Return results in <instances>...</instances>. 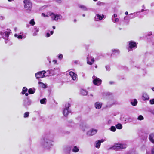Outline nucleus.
I'll use <instances>...</instances> for the list:
<instances>
[{
	"mask_svg": "<svg viewBox=\"0 0 154 154\" xmlns=\"http://www.w3.org/2000/svg\"><path fill=\"white\" fill-rule=\"evenodd\" d=\"M53 62L54 64H56L57 62V60H53Z\"/></svg>",
	"mask_w": 154,
	"mask_h": 154,
	"instance_id": "603ef678",
	"label": "nucleus"
},
{
	"mask_svg": "<svg viewBox=\"0 0 154 154\" xmlns=\"http://www.w3.org/2000/svg\"><path fill=\"white\" fill-rule=\"evenodd\" d=\"M127 146V145L126 144L116 143L110 149L118 151L126 148Z\"/></svg>",
	"mask_w": 154,
	"mask_h": 154,
	"instance_id": "f03ea898",
	"label": "nucleus"
},
{
	"mask_svg": "<svg viewBox=\"0 0 154 154\" xmlns=\"http://www.w3.org/2000/svg\"><path fill=\"white\" fill-rule=\"evenodd\" d=\"M102 4V3L101 2H98L97 3V5H101Z\"/></svg>",
	"mask_w": 154,
	"mask_h": 154,
	"instance_id": "3c124183",
	"label": "nucleus"
},
{
	"mask_svg": "<svg viewBox=\"0 0 154 154\" xmlns=\"http://www.w3.org/2000/svg\"><path fill=\"white\" fill-rule=\"evenodd\" d=\"M29 24L32 26L34 25L35 22L33 19H32L29 22Z\"/></svg>",
	"mask_w": 154,
	"mask_h": 154,
	"instance_id": "ea45409f",
	"label": "nucleus"
},
{
	"mask_svg": "<svg viewBox=\"0 0 154 154\" xmlns=\"http://www.w3.org/2000/svg\"><path fill=\"white\" fill-rule=\"evenodd\" d=\"M144 11V10L143 9H142L141 11V12H143Z\"/></svg>",
	"mask_w": 154,
	"mask_h": 154,
	"instance_id": "e2e57ef3",
	"label": "nucleus"
},
{
	"mask_svg": "<svg viewBox=\"0 0 154 154\" xmlns=\"http://www.w3.org/2000/svg\"><path fill=\"white\" fill-rule=\"evenodd\" d=\"M86 127V126L85 125L83 124H81L80 125H79V128H80L82 130H83V131H85V128Z\"/></svg>",
	"mask_w": 154,
	"mask_h": 154,
	"instance_id": "393cba45",
	"label": "nucleus"
},
{
	"mask_svg": "<svg viewBox=\"0 0 154 154\" xmlns=\"http://www.w3.org/2000/svg\"><path fill=\"white\" fill-rule=\"evenodd\" d=\"M51 15H50L52 20L57 21L59 19L60 20L62 18V16L60 14H54L51 13Z\"/></svg>",
	"mask_w": 154,
	"mask_h": 154,
	"instance_id": "39448f33",
	"label": "nucleus"
},
{
	"mask_svg": "<svg viewBox=\"0 0 154 154\" xmlns=\"http://www.w3.org/2000/svg\"><path fill=\"white\" fill-rule=\"evenodd\" d=\"M9 2H12L14 1V0H8Z\"/></svg>",
	"mask_w": 154,
	"mask_h": 154,
	"instance_id": "6e6d98bb",
	"label": "nucleus"
},
{
	"mask_svg": "<svg viewBox=\"0 0 154 154\" xmlns=\"http://www.w3.org/2000/svg\"><path fill=\"white\" fill-rule=\"evenodd\" d=\"M149 139L152 143L154 142V133L151 134L149 135Z\"/></svg>",
	"mask_w": 154,
	"mask_h": 154,
	"instance_id": "a211bd4d",
	"label": "nucleus"
},
{
	"mask_svg": "<svg viewBox=\"0 0 154 154\" xmlns=\"http://www.w3.org/2000/svg\"><path fill=\"white\" fill-rule=\"evenodd\" d=\"M81 94L83 95H86L87 94V91L85 90L82 89L81 91Z\"/></svg>",
	"mask_w": 154,
	"mask_h": 154,
	"instance_id": "bb28decb",
	"label": "nucleus"
},
{
	"mask_svg": "<svg viewBox=\"0 0 154 154\" xmlns=\"http://www.w3.org/2000/svg\"><path fill=\"white\" fill-rule=\"evenodd\" d=\"M102 103L100 102H96L94 104L95 108L97 109H100L102 107Z\"/></svg>",
	"mask_w": 154,
	"mask_h": 154,
	"instance_id": "4468645a",
	"label": "nucleus"
},
{
	"mask_svg": "<svg viewBox=\"0 0 154 154\" xmlns=\"http://www.w3.org/2000/svg\"><path fill=\"white\" fill-rule=\"evenodd\" d=\"M58 57L59 59L60 60H61V59H62L63 58V55L61 54H59L58 56Z\"/></svg>",
	"mask_w": 154,
	"mask_h": 154,
	"instance_id": "79ce46f5",
	"label": "nucleus"
},
{
	"mask_svg": "<svg viewBox=\"0 0 154 154\" xmlns=\"http://www.w3.org/2000/svg\"><path fill=\"white\" fill-rule=\"evenodd\" d=\"M14 36L15 37H17V38L19 39H22L23 38L22 35H17V34H15L14 35Z\"/></svg>",
	"mask_w": 154,
	"mask_h": 154,
	"instance_id": "4c0bfd02",
	"label": "nucleus"
},
{
	"mask_svg": "<svg viewBox=\"0 0 154 154\" xmlns=\"http://www.w3.org/2000/svg\"><path fill=\"white\" fill-rule=\"evenodd\" d=\"M137 48V45L134 42L130 41L129 42V45L128 48V51H132L133 48Z\"/></svg>",
	"mask_w": 154,
	"mask_h": 154,
	"instance_id": "6e6552de",
	"label": "nucleus"
},
{
	"mask_svg": "<svg viewBox=\"0 0 154 154\" xmlns=\"http://www.w3.org/2000/svg\"><path fill=\"white\" fill-rule=\"evenodd\" d=\"M51 70H48L47 71L48 72H50V71H51Z\"/></svg>",
	"mask_w": 154,
	"mask_h": 154,
	"instance_id": "bf43d9fd",
	"label": "nucleus"
},
{
	"mask_svg": "<svg viewBox=\"0 0 154 154\" xmlns=\"http://www.w3.org/2000/svg\"><path fill=\"white\" fill-rule=\"evenodd\" d=\"M92 78L93 79V83L95 85L98 86L100 85L101 80L100 79L96 77L95 76H93Z\"/></svg>",
	"mask_w": 154,
	"mask_h": 154,
	"instance_id": "9d476101",
	"label": "nucleus"
},
{
	"mask_svg": "<svg viewBox=\"0 0 154 154\" xmlns=\"http://www.w3.org/2000/svg\"><path fill=\"white\" fill-rule=\"evenodd\" d=\"M131 103L133 106H136L137 104V100L135 99L133 101H131Z\"/></svg>",
	"mask_w": 154,
	"mask_h": 154,
	"instance_id": "a878e982",
	"label": "nucleus"
},
{
	"mask_svg": "<svg viewBox=\"0 0 154 154\" xmlns=\"http://www.w3.org/2000/svg\"><path fill=\"white\" fill-rule=\"evenodd\" d=\"M34 29V31L33 35L34 36H35L37 34V33L39 32V29L38 28L35 27Z\"/></svg>",
	"mask_w": 154,
	"mask_h": 154,
	"instance_id": "5701e85b",
	"label": "nucleus"
},
{
	"mask_svg": "<svg viewBox=\"0 0 154 154\" xmlns=\"http://www.w3.org/2000/svg\"><path fill=\"white\" fill-rule=\"evenodd\" d=\"M52 27L54 29H55V26H53Z\"/></svg>",
	"mask_w": 154,
	"mask_h": 154,
	"instance_id": "13d9d810",
	"label": "nucleus"
},
{
	"mask_svg": "<svg viewBox=\"0 0 154 154\" xmlns=\"http://www.w3.org/2000/svg\"><path fill=\"white\" fill-rule=\"evenodd\" d=\"M82 16H83V17H85V14H83L82 15Z\"/></svg>",
	"mask_w": 154,
	"mask_h": 154,
	"instance_id": "69168bd1",
	"label": "nucleus"
},
{
	"mask_svg": "<svg viewBox=\"0 0 154 154\" xmlns=\"http://www.w3.org/2000/svg\"><path fill=\"white\" fill-rule=\"evenodd\" d=\"M38 83L40 85V86H41L43 88H46V85H45V84L41 82H38Z\"/></svg>",
	"mask_w": 154,
	"mask_h": 154,
	"instance_id": "72a5a7b5",
	"label": "nucleus"
},
{
	"mask_svg": "<svg viewBox=\"0 0 154 154\" xmlns=\"http://www.w3.org/2000/svg\"><path fill=\"white\" fill-rule=\"evenodd\" d=\"M71 149V147L69 146H65L63 148V149L64 150H69Z\"/></svg>",
	"mask_w": 154,
	"mask_h": 154,
	"instance_id": "e433bc0d",
	"label": "nucleus"
},
{
	"mask_svg": "<svg viewBox=\"0 0 154 154\" xmlns=\"http://www.w3.org/2000/svg\"><path fill=\"white\" fill-rule=\"evenodd\" d=\"M27 88L26 87H23L22 89V91L21 93L22 94H24L25 93L27 92Z\"/></svg>",
	"mask_w": 154,
	"mask_h": 154,
	"instance_id": "c85d7f7f",
	"label": "nucleus"
},
{
	"mask_svg": "<svg viewBox=\"0 0 154 154\" xmlns=\"http://www.w3.org/2000/svg\"><path fill=\"white\" fill-rule=\"evenodd\" d=\"M104 17V15H100L98 14H97L94 17V20L96 21H99L102 20Z\"/></svg>",
	"mask_w": 154,
	"mask_h": 154,
	"instance_id": "f8f14e48",
	"label": "nucleus"
},
{
	"mask_svg": "<svg viewBox=\"0 0 154 154\" xmlns=\"http://www.w3.org/2000/svg\"><path fill=\"white\" fill-rule=\"evenodd\" d=\"M35 92V89L34 88H31L28 90V92L30 94H32Z\"/></svg>",
	"mask_w": 154,
	"mask_h": 154,
	"instance_id": "412c9836",
	"label": "nucleus"
},
{
	"mask_svg": "<svg viewBox=\"0 0 154 154\" xmlns=\"http://www.w3.org/2000/svg\"><path fill=\"white\" fill-rule=\"evenodd\" d=\"M112 54H118L120 53L119 50L118 49H113L112 50Z\"/></svg>",
	"mask_w": 154,
	"mask_h": 154,
	"instance_id": "6ab92c4d",
	"label": "nucleus"
},
{
	"mask_svg": "<svg viewBox=\"0 0 154 154\" xmlns=\"http://www.w3.org/2000/svg\"><path fill=\"white\" fill-rule=\"evenodd\" d=\"M77 62L78 61H75V63H77Z\"/></svg>",
	"mask_w": 154,
	"mask_h": 154,
	"instance_id": "052dcab7",
	"label": "nucleus"
},
{
	"mask_svg": "<svg viewBox=\"0 0 154 154\" xmlns=\"http://www.w3.org/2000/svg\"><path fill=\"white\" fill-rule=\"evenodd\" d=\"M87 63L88 64L90 65H92L94 61V59L93 57L89 56L87 58Z\"/></svg>",
	"mask_w": 154,
	"mask_h": 154,
	"instance_id": "ddd939ff",
	"label": "nucleus"
},
{
	"mask_svg": "<svg viewBox=\"0 0 154 154\" xmlns=\"http://www.w3.org/2000/svg\"><path fill=\"white\" fill-rule=\"evenodd\" d=\"M29 112H26L24 114V116H23L24 117V118H26L28 117L29 116Z\"/></svg>",
	"mask_w": 154,
	"mask_h": 154,
	"instance_id": "c9c22d12",
	"label": "nucleus"
},
{
	"mask_svg": "<svg viewBox=\"0 0 154 154\" xmlns=\"http://www.w3.org/2000/svg\"><path fill=\"white\" fill-rule=\"evenodd\" d=\"M144 119L143 116L142 115L139 116L137 118V119L139 120H142Z\"/></svg>",
	"mask_w": 154,
	"mask_h": 154,
	"instance_id": "58836bf2",
	"label": "nucleus"
},
{
	"mask_svg": "<svg viewBox=\"0 0 154 154\" xmlns=\"http://www.w3.org/2000/svg\"><path fill=\"white\" fill-rule=\"evenodd\" d=\"M46 99L45 98H44L40 100V103L42 104H45L46 103Z\"/></svg>",
	"mask_w": 154,
	"mask_h": 154,
	"instance_id": "7c9ffc66",
	"label": "nucleus"
},
{
	"mask_svg": "<svg viewBox=\"0 0 154 154\" xmlns=\"http://www.w3.org/2000/svg\"><path fill=\"white\" fill-rule=\"evenodd\" d=\"M116 128L118 129H121L122 128V124L120 123L116 125Z\"/></svg>",
	"mask_w": 154,
	"mask_h": 154,
	"instance_id": "c756f323",
	"label": "nucleus"
},
{
	"mask_svg": "<svg viewBox=\"0 0 154 154\" xmlns=\"http://www.w3.org/2000/svg\"><path fill=\"white\" fill-rule=\"evenodd\" d=\"M79 149L76 146H74L72 149V151L74 152H77L79 151Z\"/></svg>",
	"mask_w": 154,
	"mask_h": 154,
	"instance_id": "b1692460",
	"label": "nucleus"
},
{
	"mask_svg": "<svg viewBox=\"0 0 154 154\" xmlns=\"http://www.w3.org/2000/svg\"><path fill=\"white\" fill-rule=\"evenodd\" d=\"M90 96H93V95H92V94H91V95H90Z\"/></svg>",
	"mask_w": 154,
	"mask_h": 154,
	"instance_id": "774afa93",
	"label": "nucleus"
},
{
	"mask_svg": "<svg viewBox=\"0 0 154 154\" xmlns=\"http://www.w3.org/2000/svg\"><path fill=\"white\" fill-rule=\"evenodd\" d=\"M152 90L154 91V87H153L152 88Z\"/></svg>",
	"mask_w": 154,
	"mask_h": 154,
	"instance_id": "4d7b16f0",
	"label": "nucleus"
},
{
	"mask_svg": "<svg viewBox=\"0 0 154 154\" xmlns=\"http://www.w3.org/2000/svg\"><path fill=\"white\" fill-rule=\"evenodd\" d=\"M10 31L11 30L9 29L4 30L2 29L0 31V35L4 39H5L9 37Z\"/></svg>",
	"mask_w": 154,
	"mask_h": 154,
	"instance_id": "7ed1b4c3",
	"label": "nucleus"
},
{
	"mask_svg": "<svg viewBox=\"0 0 154 154\" xmlns=\"http://www.w3.org/2000/svg\"><path fill=\"white\" fill-rule=\"evenodd\" d=\"M70 106L71 105L68 102L66 104L65 108L63 110V114L65 116H67L69 113L70 112V110L69 109Z\"/></svg>",
	"mask_w": 154,
	"mask_h": 154,
	"instance_id": "20e7f679",
	"label": "nucleus"
},
{
	"mask_svg": "<svg viewBox=\"0 0 154 154\" xmlns=\"http://www.w3.org/2000/svg\"><path fill=\"white\" fill-rule=\"evenodd\" d=\"M109 83L110 85H112L114 83V82L112 81H110L109 82Z\"/></svg>",
	"mask_w": 154,
	"mask_h": 154,
	"instance_id": "de8ad7c7",
	"label": "nucleus"
},
{
	"mask_svg": "<svg viewBox=\"0 0 154 154\" xmlns=\"http://www.w3.org/2000/svg\"><path fill=\"white\" fill-rule=\"evenodd\" d=\"M142 98V100L144 101L149 100V96L146 92L143 93Z\"/></svg>",
	"mask_w": 154,
	"mask_h": 154,
	"instance_id": "dca6fc26",
	"label": "nucleus"
},
{
	"mask_svg": "<svg viewBox=\"0 0 154 154\" xmlns=\"http://www.w3.org/2000/svg\"><path fill=\"white\" fill-rule=\"evenodd\" d=\"M97 131V130L96 129H91L87 132V134L88 136H93L96 134Z\"/></svg>",
	"mask_w": 154,
	"mask_h": 154,
	"instance_id": "9b49d317",
	"label": "nucleus"
},
{
	"mask_svg": "<svg viewBox=\"0 0 154 154\" xmlns=\"http://www.w3.org/2000/svg\"><path fill=\"white\" fill-rule=\"evenodd\" d=\"M129 154H136L134 151L130 152Z\"/></svg>",
	"mask_w": 154,
	"mask_h": 154,
	"instance_id": "8fccbe9b",
	"label": "nucleus"
},
{
	"mask_svg": "<svg viewBox=\"0 0 154 154\" xmlns=\"http://www.w3.org/2000/svg\"><path fill=\"white\" fill-rule=\"evenodd\" d=\"M24 7L26 10H30L32 7V4L29 0H25L23 1Z\"/></svg>",
	"mask_w": 154,
	"mask_h": 154,
	"instance_id": "0eeeda50",
	"label": "nucleus"
},
{
	"mask_svg": "<svg viewBox=\"0 0 154 154\" xmlns=\"http://www.w3.org/2000/svg\"><path fill=\"white\" fill-rule=\"evenodd\" d=\"M79 7L80 8L84 11H87L88 10L87 8L85 6L83 5H79Z\"/></svg>",
	"mask_w": 154,
	"mask_h": 154,
	"instance_id": "4be33fe9",
	"label": "nucleus"
},
{
	"mask_svg": "<svg viewBox=\"0 0 154 154\" xmlns=\"http://www.w3.org/2000/svg\"><path fill=\"white\" fill-rule=\"evenodd\" d=\"M46 71L44 70L39 72L35 74V76L37 79L44 78L45 76V74Z\"/></svg>",
	"mask_w": 154,
	"mask_h": 154,
	"instance_id": "1a4fd4ad",
	"label": "nucleus"
},
{
	"mask_svg": "<svg viewBox=\"0 0 154 154\" xmlns=\"http://www.w3.org/2000/svg\"><path fill=\"white\" fill-rule=\"evenodd\" d=\"M98 141H99L100 142V143H102L104 142L105 141V140L103 139H101L100 140H98Z\"/></svg>",
	"mask_w": 154,
	"mask_h": 154,
	"instance_id": "09e8293b",
	"label": "nucleus"
},
{
	"mask_svg": "<svg viewBox=\"0 0 154 154\" xmlns=\"http://www.w3.org/2000/svg\"><path fill=\"white\" fill-rule=\"evenodd\" d=\"M152 113H153V114H154V110L152 111Z\"/></svg>",
	"mask_w": 154,
	"mask_h": 154,
	"instance_id": "680f3d73",
	"label": "nucleus"
},
{
	"mask_svg": "<svg viewBox=\"0 0 154 154\" xmlns=\"http://www.w3.org/2000/svg\"><path fill=\"white\" fill-rule=\"evenodd\" d=\"M51 13L49 12V13H47V14L46 15L45 14H44V13H42V15L44 17H48L50 16H50L49 15L50 14L51 15Z\"/></svg>",
	"mask_w": 154,
	"mask_h": 154,
	"instance_id": "cd10ccee",
	"label": "nucleus"
},
{
	"mask_svg": "<svg viewBox=\"0 0 154 154\" xmlns=\"http://www.w3.org/2000/svg\"><path fill=\"white\" fill-rule=\"evenodd\" d=\"M93 1H97V0H93Z\"/></svg>",
	"mask_w": 154,
	"mask_h": 154,
	"instance_id": "338daca9",
	"label": "nucleus"
},
{
	"mask_svg": "<svg viewBox=\"0 0 154 154\" xmlns=\"http://www.w3.org/2000/svg\"><path fill=\"white\" fill-rule=\"evenodd\" d=\"M112 122V120L111 119H109L107 121V124H110Z\"/></svg>",
	"mask_w": 154,
	"mask_h": 154,
	"instance_id": "c03bdc74",
	"label": "nucleus"
},
{
	"mask_svg": "<svg viewBox=\"0 0 154 154\" xmlns=\"http://www.w3.org/2000/svg\"><path fill=\"white\" fill-rule=\"evenodd\" d=\"M5 43H7V40H6V41H5Z\"/></svg>",
	"mask_w": 154,
	"mask_h": 154,
	"instance_id": "0e129e2a",
	"label": "nucleus"
},
{
	"mask_svg": "<svg viewBox=\"0 0 154 154\" xmlns=\"http://www.w3.org/2000/svg\"><path fill=\"white\" fill-rule=\"evenodd\" d=\"M125 15H128V11H126L125 13Z\"/></svg>",
	"mask_w": 154,
	"mask_h": 154,
	"instance_id": "5fc2aeb1",
	"label": "nucleus"
},
{
	"mask_svg": "<svg viewBox=\"0 0 154 154\" xmlns=\"http://www.w3.org/2000/svg\"><path fill=\"white\" fill-rule=\"evenodd\" d=\"M112 21L114 23H116L118 22L119 21V19L118 18H115V19H112Z\"/></svg>",
	"mask_w": 154,
	"mask_h": 154,
	"instance_id": "f704fd0d",
	"label": "nucleus"
},
{
	"mask_svg": "<svg viewBox=\"0 0 154 154\" xmlns=\"http://www.w3.org/2000/svg\"><path fill=\"white\" fill-rule=\"evenodd\" d=\"M53 141L50 139V137L48 136H45L41 139L40 140L41 146L46 149H49L52 146Z\"/></svg>",
	"mask_w": 154,
	"mask_h": 154,
	"instance_id": "f257e3e1",
	"label": "nucleus"
},
{
	"mask_svg": "<svg viewBox=\"0 0 154 154\" xmlns=\"http://www.w3.org/2000/svg\"><path fill=\"white\" fill-rule=\"evenodd\" d=\"M69 75L73 80H76L77 79V75L76 74L74 73L72 71H70L69 72Z\"/></svg>",
	"mask_w": 154,
	"mask_h": 154,
	"instance_id": "2eb2a0df",
	"label": "nucleus"
},
{
	"mask_svg": "<svg viewBox=\"0 0 154 154\" xmlns=\"http://www.w3.org/2000/svg\"><path fill=\"white\" fill-rule=\"evenodd\" d=\"M110 130L113 132H115L116 130V127L114 126H111L109 128Z\"/></svg>",
	"mask_w": 154,
	"mask_h": 154,
	"instance_id": "473e14b6",
	"label": "nucleus"
},
{
	"mask_svg": "<svg viewBox=\"0 0 154 154\" xmlns=\"http://www.w3.org/2000/svg\"><path fill=\"white\" fill-rule=\"evenodd\" d=\"M106 68L107 71H109L110 70V67L109 66H106Z\"/></svg>",
	"mask_w": 154,
	"mask_h": 154,
	"instance_id": "49530a36",
	"label": "nucleus"
},
{
	"mask_svg": "<svg viewBox=\"0 0 154 154\" xmlns=\"http://www.w3.org/2000/svg\"><path fill=\"white\" fill-rule=\"evenodd\" d=\"M117 16V15L116 14H114L112 17V19H114V18H116Z\"/></svg>",
	"mask_w": 154,
	"mask_h": 154,
	"instance_id": "37998d69",
	"label": "nucleus"
},
{
	"mask_svg": "<svg viewBox=\"0 0 154 154\" xmlns=\"http://www.w3.org/2000/svg\"><path fill=\"white\" fill-rule=\"evenodd\" d=\"M101 145L100 142L98 140L96 141L95 143V146L97 148H99Z\"/></svg>",
	"mask_w": 154,
	"mask_h": 154,
	"instance_id": "aec40b11",
	"label": "nucleus"
},
{
	"mask_svg": "<svg viewBox=\"0 0 154 154\" xmlns=\"http://www.w3.org/2000/svg\"><path fill=\"white\" fill-rule=\"evenodd\" d=\"M151 154H154V146H153L151 150Z\"/></svg>",
	"mask_w": 154,
	"mask_h": 154,
	"instance_id": "a18cd8bd",
	"label": "nucleus"
},
{
	"mask_svg": "<svg viewBox=\"0 0 154 154\" xmlns=\"http://www.w3.org/2000/svg\"><path fill=\"white\" fill-rule=\"evenodd\" d=\"M25 94L26 96H27L28 95V94L27 93H25Z\"/></svg>",
	"mask_w": 154,
	"mask_h": 154,
	"instance_id": "864d4df0",
	"label": "nucleus"
},
{
	"mask_svg": "<svg viewBox=\"0 0 154 154\" xmlns=\"http://www.w3.org/2000/svg\"><path fill=\"white\" fill-rule=\"evenodd\" d=\"M32 103L31 101L29 100H25L24 102V105L26 107H27L29 106H30Z\"/></svg>",
	"mask_w": 154,
	"mask_h": 154,
	"instance_id": "f3484780",
	"label": "nucleus"
},
{
	"mask_svg": "<svg viewBox=\"0 0 154 154\" xmlns=\"http://www.w3.org/2000/svg\"><path fill=\"white\" fill-rule=\"evenodd\" d=\"M54 33V32L53 31H51L50 32V33L48 32L47 33L46 35V36L47 37H49L50 36V35H52Z\"/></svg>",
	"mask_w": 154,
	"mask_h": 154,
	"instance_id": "2f4dec72",
	"label": "nucleus"
},
{
	"mask_svg": "<svg viewBox=\"0 0 154 154\" xmlns=\"http://www.w3.org/2000/svg\"><path fill=\"white\" fill-rule=\"evenodd\" d=\"M138 13L136 12L130 14L128 16L125 17L124 19L125 20H128V19H133L138 16Z\"/></svg>",
	"mask_w": 154,
	"mask_h": 154,
	"instance_id": "423d86ee",
	"label": "nucleus"
},
{
	"mask_svg": "<svg viewBox=\"0 0 154 154\" xmlns=\"http://www.w3.org/2000/svg\"><path fill=\"white\" fill-rule=\"evenodd\" d=\"M149 102L151 104H154V99L150 100Z\"/></svg>",
	"mask_w": 154,
	"mask_h": 154,
	"instance_id": "a19ab883",
	"label": "nucleus"
}]
</instances>
